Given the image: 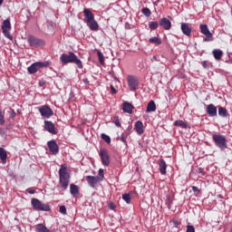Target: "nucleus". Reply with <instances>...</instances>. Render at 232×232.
<instances>
[{
	"mask_svg": "<svg viewBox=\"0 0 232 232\" xmlns=\"http://www.w3.org/2000/svg\"><path fill=\"white\" fill-rule=\"evenodd\" d=\"M60 62L62 64H76V66H78L80 70H82L83 68L82 61H81V59H79V57H77V54L73 52H69L68 54L62 53L60 56Z\"/></svg>",
	"mask_w": 232,
	"mask_h": 232,
	"instance_id": "nucleus-1",
	"label": "nucleus"
},
{
	"mask_svg": "<svg viewBox=\"0 0 232 232\" xmlns=\"http://www.w3.org/2000/svg\"><path fill=\"white\" fill-rule=\"evenodd\" d=\"M58 173H59V180L63 188V191H66L70 184V174L67 171L66 166L62 165Z\"/></svg>",
	"mask_w": 232,
	"mask_h": 232,
	"instance_id": "nucleus-2",
	"label": "nucleus"
},
{
	"mask_svg": "<svg viewBox=\"0 0 232 232\" xmlns=\"http://www.w3.org/2000/svg\"><path fill=\"white\" fill-rule=\"evenodd\" d=\"M50 65V62H35L32 63L29 67H27V73L29 75H34V73H37V72H41L43 68H48Z\"/></svg>",
	"mask_w": 232,
	"mask_h": 232,
	"instance_id": "nucleus-3",
	"label": "nucleus"
},
{
	"mask_svg": "<svg viewBox=\"0 0 232 232\" xmlns=\"http://www.w3.org/2000/svg\"><path fill=\"white\" fill-rule=\"evenodd\" d=\"M212 140L214 141L215 146H217V148H219L221 151H224V150H227V140L226 139V136L222 134H213Z\"/></svg>",
	"mask_w": 232,
	"mask_h": 232,
	"instance_id": "nucleus-4",
	"label": "nucleus"
},
{
	"mask_svg": "<svg viewBox=\"0 0 232 232\" xmlns=\"http://www.w3.org/2000/svg\"><path fill=\"white\" fill-rule=\"evenodd\" d=\"M27 43L32 48H41V46H45L46 42L41 38H37L34 35L27 36Z\"/></svg>",
	"mask_w": 232,
	"mask_h": 232,
	"instance_id": "nucleus-5",
	"label": "nucleus"
},
{
	"mask_svg": "<svg viewBox=\"0 0 232 232\" xmlns=\"http://www.w3.org/2000/svg\"><path fill=\"white\" fill-rule=\"evenodd\" d=\"M31 204L34 211H50V205L42 203L41 200L35 198H32Z\"/></svg>",
	"mask_w": 232,
	"mask_h": 232,
	"instance_id": "nucleus-6",
	"label": "nucleus"
},
{
	"mask_svg": "<svg viewBox=\"0 0 232 232\" xmlns=\"http://www.w3.org/2000/svg\"><path fill=\"white\" fill-rule=\"evenodd\" d=\"M199 28L201 34L206 35V37L203 39L204 43H211V41H213V34L211 31H209V28H208V24H200Z\"/></svg>",
	"mask_w": 232,
	"mask_h": 232,
	"instance_id": "nucleus-7",
	"label": "nucleus"
},
{
	"mask_svg": "<svg viewBox=\"0 0 232 232\" xmlns=\"http://www.w3.org/2000/svg\"><path fill=\"white\" fill-rule=\"evenodd\" d=\"M37 110L44 119H50V117H53V111L48 105L40 106Z\"/></svg>",
	"mask_w": 232,
	"mask_h": 232,
	"instance_id": "nucleus-8",
	"label": "nucleus"
},
{
	"mask_svg": "<svg viewBox=\"0 0 232 232\" xmlns=\"http://www.w3.org/2000/svg\"><path fill=\"white\" fill-rule=\"evenodd\" d=\"M10 30H12V24L10 23L9 19H6L3 22L2 24V32L7 39H10L12 41L13 37L10 35Z\"/></svg>",
	"mask_w": 232,
	"mask_h": 232,
	"instance_id": "nucleus-9",
	"label": "nucleus"
},
{
	"mask_svg": "<svg viewBox=\"0 0 232 232\" xmlns=\"http://www.w3.org/2000/svg\"><path fill=\"white\" fill-rule=\"evenodd\" d=\"M127 82L130 92L139 90V80L135 76H128Z\"/></svg>",
	"mask_w": 232,
	"mask_h": 232,
	"instance_id": "nucleus-10",
	"label": "nucleus"
},
{
	"mask_svg": "<svg viewBox=\"0 0 232 232\" xmlns=\"http://www.w3.org/2000/svg\"><path fill=\"white\" fill-rule=\"evenodd\" d=\"M100 158L103 166H110V154L106 149L100 150Z\"/></svg>",
	"mask_w": 232,
	"mask_h": 232,
	"instance_id": "nucleus-11",
	"label": "nucleus"
},
{
	"mask_svg": "<svg viewBox=\"0 0 232 232\" xmlns=\"http://www.w3.org/2000/svg\"><path fill=\"white\" fill-rule=\"evenodd\" d=\"M44 129L45 131H48V133H51V135H57V130L55 129V124H53L50 121H44Z\"/></svg>",
	"mask_w": 232,
	"mask_h": 232,
	"instance_id": "nucleus-12",
	"label": "nucleus"
},
{
	"mask_svg": "<svg viewBox=\"0 0 232 232\" xmlns=\"http://www.w3.org/2000/svg\"><path fill=\"white\" fill-rule=\"evenodd\" d=\"M47 146L52 155H57V153H59V145H57V141H55V140H49L47 142Z\"/></svg>",
	"mask_w": 232,
	"mask_h": 232,
	"instance_id": "nucleus-13",
	"label": "nucleus"
},
{
	"mask_svg": "<svg viewBox=\"0 0 232 232\" xmlns=\"http://www.w3.org/2000/svg\"><path fill=\"white\" fill-rule=\"evenodd\" d=\"M93 19H95V14L92 13V10L90 8H84L83 9L84 23H90L91 21H93Z\"/></svg>",
	"mask_w": 232,
	"mask_h": 232,
	"instance_id": "nucleus-14",
	"label": "nucleus"
},
{
	"mask_svg": "<svg viewBox=\"0 0 232 232\" xmlns=\"http://www.w3.org/2000/svg\"><path fill=\"white\" fill-rule=\"evenodd\" d=\"M159 170L161 175H166L168 173V163L163 159L159 160L158 161Z\"/></svg>",
	"mask_w": 232,
	"mask_h": 232,
	"instance_id": "nucleus-15",
	"label": "nucleus"
},
{
	"mask_svg": "<svg viewBox=\"0 0 232 232\" xmlns=\"http://www.w3.org/2000/svg\"><path fill=\"white\" fill-rule=\"evenodd\" d=\"M160 26L163 28V30H171V21L166 17L160 19Z\"/></svg>",
	"mask_w": 232,
	"mask_h": 232,
	"instance_id": "nucleus-16",
	"label": "nucleus"
},
{
	"mask_svg": "<svg viewBox=\"0 0 232 232\" xmlns=\"http://www.w3.org/2000/svg\"><path fill=\"white\" fill-rule=\"evenodd\" d=\"M180 28L184 35H187V37H191L192 29L191 26H189V24L181 23Z\"/></svg>",
	"mask_w": 232,
	"mask_h": 232,
	"instance_id": "nucleus-17",
	"label": "nucleus"
},
{
	"mask_svg": "<svg viewBox=\"0 0 232 232\" xmlns=\"http://www.w3.org/2000/svg\"><path fill=\"white\" fill-rule=\"evenodd\" d=\"M206 111L209 117H217L218 115L217 106L213 103L207 106Z\"/></svg>",
	"mask_w": 232,
	"mask_h": 232,
	"instance_id": "nucleus-18",
	"label": "nucleus"
},
{
	"mask_svg": "<svg viewBox=\"0 0 232 232\" xmlns=\"http://www.w3.org/2000/svg\"><path fill=\"white\" fill-rule=\"evenodd\" d=\"M86 180L90 186V188H95V185L100 181L99 178L98 177H95V176H86Z\"/></svg>",
	"mask_w": 232,
	"mask_h": 232,
	"instance_id": "nucleus-19",
	"label": "nucleus"
},
{
	"mask_svg": "<svg viewBox=\"0 0 232 232\" xmlns=\"http://www.w3.org/2000/svg\"><path fill=\"white\" fill-rule=\"evenodd\" d=\"M134 130L138 135H142V133H144V123L140 121H137L134 125Z\"/></svg>",
	"mask_w": 232,
	"mask_h": 232,
	"instance_id": "nucleus-20",
	"label": "nucleus"
},
{
	"mask_svg": "<svg viewBox=\"0 0 232 232\" xmlns=\"http://www.w3.org/2000/svg\"><path fill=\"white\" fill-rule=\"evenodd\" d=\"M122 111H124V113H129L130 115H131V113H133V104L128 102H124Z\"/></svg>",
	"mask_w": 232,
	"mask_h": 232,
	"instance_id": "nucleus-21",
	"label": "nucleus"
},
{
	"mask_svg": "<svg viewBox=\"0 0 232 232\" xmlns=\"http://www.w3.org/2000/svg\"><path fill=\"white\" fill-rule=\"evenodd\" d=\"M88 28H90L92 32H98L99 30V23L95 21V18L86 23Z\"/></svg>",
	"mask_w": 232,
	"mask_h": 232,
	"instance_id": "nucleus-22",
	"label": "nucleus"
},
{
	"mask_svg": "<svg viewBox=\"0 0 232 232\" xmlns=\"http://www.w3.org/2000/svg\"><path fill=\"white\" fill-rule=\"evenodd\" d=\"M153 111H157V104L152 100L147 104L146 113H151Z\"/></svg>",
	"mask_w": 232,
	"mask_h": 232,
	"instance_id": "nucleus-23",
	"label": "nucleus"
},
{
	"mask_svg": "<svg viewBox=\"0 0 232 232\" xmlns=\"http://www.w3.org/2000/svg\"><path fill=\"white\" fill-rule=\"evenodd\" d=\"M212 54L216 61H220V59H222V55H224V52H222L220 49H214L212 51Z\"/></svg>",
	"mask_w": 232,
	"mask_h": 232,
	"instance_id": "nucleus-24",
	"label": "nucleus"
},
{
	"mask_svg": "<svg viewBox=\"0 0 232 232\" xmlns=\"http://www.w3.org/2000/svg\"><path fill=\"white\" fill-rule=\"evenodd\" d=\"M218 113L219 117H222L223 119L229 117V112H227V109H226L222 106L218 107Z\"/></svg>",
	"mask_w": 232,
	"mask_h": 232,
	"instance_id": "nucleus-25",
	"label": "nucleus"
},
{
	"mask_svg": "<svg viewBox=\"0 0 232 232\" xmlns=\"http://www.w3.org/2000/svg\"><path fill=\"white\" fill-rule=\"evenodd\" d=\"M6 159H8L6 150H5L4 148H0V160L2 161V163L6 164Z\"/></svg>",
	"mask_w": 232,
	"mask_h": 232,
	"instance_id": "nucleus-26",
	"label": "nucleus"
},
{
	"mask_svg": "<svg viewBox=\"0 0 232 232\" xmlns=\"http://www.w3.org/2000/svg\"><path fill=\"white\" fill-rule=\"evenodd\" d=\"M174 126L184 128L185 130H188L189 128V125L186 122H184L182 120H177L174 121Z\"/></svg>",
	"mask_w": 232,
	"mask_h": 232,
	"instance_id": "nucleus-27",
	"label": "nucleus"
},
{
	"mask_svg": "<svg viewBox=\"0 0 232 232\" xmlns=\"http://www.w3.org/2000/svg\"><path fill=\"white\" fill-rule=\"evenodd\" d=\"M70 193L72 195V197H75L76 195H79V186L75 184L70 185Z\"/></svg>",
	"mask_w": 232,
	"mask_h": 232,
	"instance_id": "nucleus-28",
	"label": "nucleus"
},
{
	"mask_svg": "<svg viewBox=\"0 0 232 232\" xmlns=\"http://www.w3.org/2000/svg\"><path fill=\"white\" fill-rule=\"evenodd\" d=\"M35 231L36 232H50L49 228L46 227V226L43 224H37L35 227Z\"/></svg>",
	"mask_w": 232,
	"mask_h": 232,
	"instance_id": "nucleus-29",
	"label": "nucleus"
},
{
	"mask_svg": "<svg viewBox=\"0 0 232 232\" xmlns=\"http://www.w3.org/2000/svg\"><path fill=\"white\" fill-rule=\"evenodd\" d=\"M149 43L151 44H162V40L159 36H154L149 39Z\"/></svg>",
	"mask_w": 232,
	"mask_h": 232,
	"instance_id": "nucleus-30",
	"label": "nucleus"
},
{
	"mask_svg": "<svg viewBox=\"0 0 232 232\" xmlns=\"http://www.w3.org/2000/svg\"><path fill=\"white\" fill-rule=\"evenodd\" d=\"M126 139H128V135L125 134V132L121 133V135L117 138L118 140H121L125 146H128V140Z\"/></svg>",
	"mask_w": 232,
	"mask_h": 232,
	"instance_id": "nucleus-31",
	"label": "nucleus"
},
{
	"mask_svg": "<svg viewBox=\"0 0 232 232\" xmlns=\"http://www.w3.org/2000/svg\"><path fill=\"white\" fill-rule=\"evenodd\" d=\"M160 26V22H155V21H150L149 22V28L150 30H157V28H159Z\"/></svg>",
	"mask_w": 232,
	"mask_h": 232,
	"instance_id": "nucleus-32",
	"label": "nucleus"
},
{
	"mask_svg": "<svg viewBox=\"0 0 232 232\" xmlns=\"http://www.w3.org/2000/svg\"><path fill=\"white\" fill-rule=\"evenodd\" d=\"M122 199L126 204H131V195L129 193L122 194Z\"/></svg>",
	"mask_w": 232,
	"mask_h": 232,
	"instance_id": "nucleus-33",
	"label": "nucleus"
},
{
	"mask_svg": "<svg viewBox=\"0 0 232 232\" xmlns=\"http://www.w3.org/2000/svg\"><path fill=\"white\" fill-rule=\"evenodd\" d=\"M101 138L102 139V140H104L107 144H111V138H110V136H108L105 133H102L101 134Z\"/></svg>",
	"mask_w": 232,
	"mask_h": 232,
	"instance_id": "nucleus-34",
	"label": "nucleus"
},
{
	"mask_svg": "<svg viewBox=\"0 0 232 232\" xmlns=\"http://www.w3.org/2000/svg\"><path fill=\"white\" fill-rule=\"evenodd\" d=\"M99 179L100 182H102V180H104V169H100L99 172H98V176H96Z\"/></svg>",
	"mask_w": 232,
	"mask_h": 232,
	"instance_id": "nucleus-35",
	"label": "nucleus"
},
{
	"mask_svg": "<svg viewBox=\"0 0 232 232\" xmlns=\"http://www.w3.org/2000/svg\"><path fill=\"white\" fill-rule=\"evenodd\" d=\"M141 13L143 14V15H145V17H150L151 15V11L148 7H143L141 9Z\"/></svg>",
	"mask_w": 232,
	"mask_h": 232,
	"instance_id": "nucleus-36",
	"label": "nucleus"
},
{
	"mask_svg": "<svg viewBox=\"0 0 232 232\" xmlns=\"http://www.w3.org/2000/svg\"><path fill=\"white\" fill-rule=\"evenodd\" d=\"M97 55H98L100 64H104V54L102 53V52L98 51Z\"/></svg>",
	"mask_w": 232,
	"mask_h": 232,
	"instance_id": "nucleus-37",
	"label": "nucleus"
},
{
	"mask_svg": "<svg viewBox=\"0 0 232 232\" xmlns=\"http://www.w3.org/2000/svg\"><path fill=\"white\" fill-rule=\"evenodd\" d=\"M112 123L115 124V126H117V128H121V121L119 120L118 116H114L112 118Z\"/></svg>",
	"mask_w": 232,
	"mask_h": 232,
	"instance_id": "nucleus-38",
	"label": "nucleus"
},
{
	"mask_svg": "<svg viewBox=\"0 0 232 232\" xmlns=\"http://www.w3.org/2000/svg\"><path fill=\"white\" fill-rule=\"evenodd\" d=\"M6 121L5 120V115H3V111L0 110V125L5 126Z\"/></svg>",
	"mask_w": 232,
	"mask_h": 232,
	"instance_id": "nucleus-39",
	"label": "nucleus"
},
{
	"mask_svg": "<svg viewBox=\"0 0 232 232\" xmlns=\"http://www.w3.org/2000/svg\"><path fill=\"white\" fill-rule=\"evenodd\" d=\"M60 213L62 214V215H66V213H67V211H66V206H64V205H62V206H60Z\"/></svg>",
	"mask_w": 232,
	"mask_h": 232,
	"instance_id": "nucleus-40",
	"label": "nucleus"
},
{
	"mask_svg": "<svg viewBox=\"0 0 232 232\" xmlns=\"http://www.w3.org/2000/svg\"><path fill=\"white\" fill-rule=\"evenodd\" d=\"M8 113H9L11 119H15V111L14 109H10Z\"/></svg>",
	"mask_w": 232,
	"mask_h": 232,
	"instance_id": "nucleus-41",
	"label": "nucleus"
},
{
	"mask_svg": "<svg viewBox=\"0 0 232 232\" xmlns=\"http://www.w3.org/2000/svg\"><path fill=\"white\" fill-rule=\"evenodd\" d=\"M187 232H195V227L193 225H188Z\"/></svg>",
	"mask_w": 232,
	"mask_h": 232,
	"instance_id": "nucleus-42",
	"label": "nucleus"
},
{
	"mask_svg": "<svg viewBox=\"0 0 232 232\" xmlns=\"http://www.w3.org/2000/svg\"><path fill=\"white\" fill-rule=\"evenodd\" d=\"M192 191H194L197 195H200V189L198 187L192 186Z\"/></svg>",
	"mask_w": 232,
	"mask_h": 232,
	"instance_id": "nucleus-43",
	"label": "nucleus"
},
{
	"mask_svg": "<svg viewBox=\"0 0 232 232\" xmlns=\"http://www.w3.org/2000/svg\"><path fill=\"white\" fill-rule=\"evenodd\" d=\"M198 173L199 175H202V177H204V176L206 175V172L204 171V169H202V168H199V169H198Z\"/></svg>",
	"mask_w": 232,
	"mask_h": 232,
	"instance_id": "nucleus-44",
	"label": "nucleus"
},
{
	"mask_svg": "<svg viewBox=\"0 0 232 232\" xmlns=\"http://www.w3.org/2000/svg\"><path fill=\"white\" fill-rule=\"evenodd\" d=\"M27 193H29V195H34L35 193V189L29 188L26 189Z\"/></svg>",
	"mask_w": 232,
	"mask_h": 232,
	"instance_id": "nucleus-45",
	"label": "nucleus"
},
{
	"mask_svg": "<svg viewBox=\"0 0 232 232\" xmlns=\"http://www.w3.org/2000/svg\"><path fill=\"white\" fill-rule=\"evenodd\" d=\"M153 61L160 62V56L154 55L151 58V63H153Z\"/></svg>",
	"mask_w": 232,
	"mask_h": 232,
	"instance_id": "nucleus-46",
	"label": "nucleus"
},
{
	"mask_svg": "<svg viewBox=\"0 0 232 232\" xmlns=\"http://www.w3.org/2000/svg\"><path fill=\"white\" fill-rule=\"evenodd\" d=\"M131 130H132V127H131V126H129V127L127 128V130H125V134L130 135V134H131Z\"/></svg>",
	"mask_w": 232,
	"mask_h": 232,
	"instance_id": "nucleus-47",
	"label": "nucleus"
},
{
	"mask_svg": "<svg viewBox=\"0 0 232 232\" xmlns=\"http://www.w3.org/2000/svg\"><path fill=\"white\" fill-rule=\"evenodd\" d=\"M0 135L1 137H5V135H6V130L4 128H0Z\"/></svg>",
	"mask_w": 232,
	"mask_h": 232,
	"instance_id": "nucleus-48",
	"label": "nucleus"
},
{
	"mask_svg": "<svg viewBox=\"0 0 232 232\" xmlns=\"http://www.w3.org/2000/svg\"><path fill=\"white\" fill-rule=\"evenodd\" d=\"M38 84H39L40 87H43V86H44V84H46V81L40 80Z\"/></svg>",
	"mask_w": 232,
	"mask_h": 232,
	"instance_id": "nucleus-49",
	"label": "nucleus"
},
{
	"mask_svg": "<svg viewBox=\"0 0 232 232\" xmlns=\"http://www.w3.org/2000/svg\"><path fill=\"white\" fill-rule=\"evenodd\" d=\"M111 92L112 94L117 93V91L115 90V87L113 85H111Z\"/></svg>",
	"mask_w": 232,
	"mask_h": 232,
	"instance_id": "nucleus-50",
	"label": "nucleus"
},
{
	"mask_svg": "<svg viewBox=\"0 0 232 232\" xmlns=\"http://www.w3.org/2000/svg\"><path fill=\"white\" fill-rule=\"evenodd\" d=\"M173 224H174L175 227H179V226H180V222L179 220H174Z\"/></svg>",
	"mask_w": 232,
	"mask_h": 232,
	"instance_id": "nucleus-51",
	"label": "nucleus"
},
{
	"mask_svg": "<svg viewBox=\"0 0 232 232\" xmlns=\"http://www.w3.org/2000/svg\"><path fill=\"white\" fill-rule=\"evenodd\" d=\"M82 82H84V84H90V81L88 80V78H84L82 80Z\"/></svg>",
	"mask_w": 232,
	"mask_h": 232,
	"instance_id": "nucleus-52",
	"label": "nucleus"
},
{
	"mask_svg": "<svg viewBox=\"0 0 232 232\" xmlns=\"http://www.w3.org/2000/svg\"><path fill=\"white\" fill-rule=\"evenodd\" d=\"M202 66L203 68H208V63H206V61L202 62Z\"/></svg>",
	"mask_w": 232,
	"mask_h": 232,
	"instance_id": "nucleus-53",
	"label": "nucleus"
},
{
	"mask_svg": "<svg viewBox=\"0 0 232 232\" xmlns=\"http://www.w3.org/2000/svg\"><path fill=\"white\" fill-rule=\"evenodd\" d=\"M3 3H5V0H0V6L3 5Z\"/></svg>",
	"mask_w": 232,
	"mask_h": 232,
	"instance_id": "nucleus-54",
	"label": "nucleus"
},
{
	"mask_svg": "<svg viewBox=\"0 0 232 232\" xmlns=\"http://www.w3.org/2000/svg\"><path fill=\"white\" fill-rule=\"evenodd\" d=\"M113 79H117V76L116 75H112Z\"/></svg>",
	"mask_w": 232,
	"mask_h": 232,
	"instance_id": "nucleus-55",
	"label": "nucleus"
},
{
	"mask_svg": "<svg viewBox=\"0 0 232 232\" xmlns=\"http://www.w3.org/2000/svg\"><path fill=\"white\" fill-rule=\"evenodd\" d=\"M111 209H113V206H111Z\"/></svg>",
	"mask_w": 232,
	"mask_h": 232,
	"instance_id": "nucleus-56",
	"label": "nucleus"
},
{
	"mask_svg": "<svg viewBox=\"0 0 232 232\" xmlns=\"http://www.w3.org/2000/svg\"><path fill=\"white\" fill-rule=\"evenodd\" d=\"M111 209H113V206H111Z\"/></svg>",
	"mask_w": 232,
	"mask_h": 232,
	"instance_id": "nucleus-57",
	"label": "nucleus"
}]
</instances>
